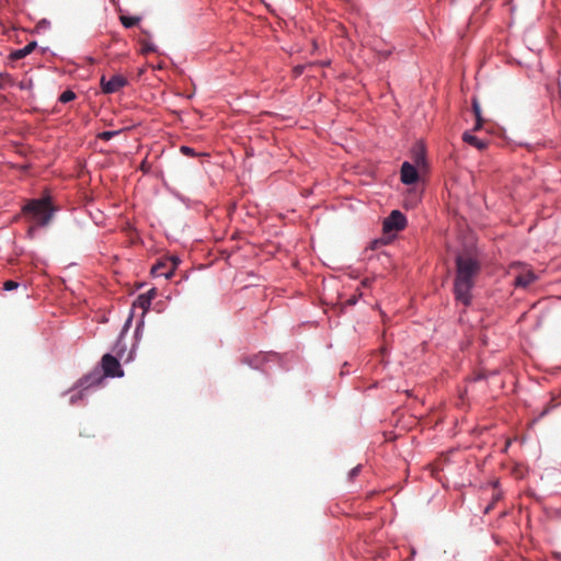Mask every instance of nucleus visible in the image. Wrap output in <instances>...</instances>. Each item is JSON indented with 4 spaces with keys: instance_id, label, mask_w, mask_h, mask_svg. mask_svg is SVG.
<instances>
[{
    "instance_id": "19",
    "label": "nucleus",
    "mask_w": 561,
    "mask_h": 561,
    "mask_svg": "<svg viewBox=\"0 0 561 561\" xmlns=\"http://www.w3.org/2000/svg\"><path fill=\"white\" fill-rule=\"evenodd\" d=\"M11 79L8 75H1L0 73V88L3 89L4 88V84L5 82H10Z\"/></svg>"
},
{
    "instance_id": "6",
    "label": "nucleus",
    "mask_w": 561,
    "mask_h": 561,
    "mask_svg": "<svg viewBox=\"0 0 561 561\" xmlns=\"http://www.w3.org/2000/svg\"><path fill=\"white\" fill-rule=\"evenodd\" d=\"M101 364L104 375L107 377H122L124 374L118 359L111 354H105Z\"/></svg>"
},
{
    "instance_id": "2",
    "label": "nucleus",
    "mask_w": 561,
    "mask_h": 561,
    "mask_svg": "<svg viewBox=\"0 0 561 561\" xmlns=\"http://www.w3.org/2000/svg\"><path fill=\"white\" fill-rule=\"evenodd\" d=\"M24 215L30 216L38 226H46L50 222L56 208L50 197L31 199L23 208Z\"/></svg>"
},
{
    "instance_id": "24",
    "label": "nucleus",
    "mask_w": 561,
    "mask_h": 561,
    "mask_svg": "<svg viewBox=\"0 0 561 561\" xmlns=\"http://www.w3.org/2000/svg\"><path fill=\"white\" fill-rule=\"evenodd\" d=\"M131 321V316L128 318L127 322H126V325H128Z\"/></svg>"
},
{
    "instance_id": "21",
    "label": "nucleus",
    "mask_w": 561,
    "mask_h": 561,
    "mask_svg": "<svg viewBox=\"0 0 561 561\" xmlns=\"http://www.w3.org/2000/svg\"><path fill=\"white\" fill-rule=\"evenodd\" d=\"M35 230H36V227H35V226H31V227L28 228V230H27V234H28L30 237H33V234H34Z\"/></svg>"
},
{
    "instance_id": "22",
    "label": "nucleus",
    "mask_w": 561,
    "mask_h": 561,
    "mask_svg": "<svg viewBox=\"0 0 561 561\" xmlns=\"http://www.w3.org/2000/svg\"><path fill=\"white\" fill-rule=\"evenodd\" d=\"M382 55H383V57H388L390 55V51L389 50L385 51V53H382Z\"/></svg>"
},
{
    "instance_id": "23",
    "label": "nucleus",
    "mask_w": 561,
    "mask_h": 561,
    "mask_svg": "<svg viewBox=\"0 0 561 561\" xmlns=\"http://www.w3.org/2000/svg\"><path fill=\"white\" fill-rule=\"evenodd\" d=\"M348 304H350V305H354V304H355V299H350V300H348Z\"/></svg>"
},
{
    "instance_id": "4",
    "label": "nucleus",
    "mask_w": 561,
    "mask_h": 561,
    "mask_svg": "<svg viewBox=\"0 0 561 561\" xmlns=\"http://www.w3.org/2000/svg\"><path fill=\"white\" fill-rule=\"evenodd\" d=\"M102 91L106 94L115 93L124 88L128 81L123 75H114L110 79L105 76L101 77Z\"/></svg>"
},
{
    "instance_id": "3",
    "label": "nucleus",
    "mask_w": 561,
    "mask_h": 561,
    "mask_svg": "<svg viewBox=\"0 0 561 561\" xmlns=\"http://www.w3.org/2000/svg\"><path fill=\"white\" fill-rule=\"evenodd\" d=\"M179 263L180 260L178 257H164L151 267V274L154 277L163 276L165 278H170Z\"/></svg>"
},
{
    "instance_id": "18",
    "label": "nucleus",
    "mask_w": 561,
    "mask_h": 561,
    "mask_svg": "<svg viewBox=\"0 0 561 561\" xmlns=\"http://www.w3.org/2000/svg\"><path fill=\"white\" fill-rule=\"evenodd\" d=\"M181 152L186 154V156H192V157L196 156L194 149L191 148V147H186V146H182L181 147Z\"/></svg>"
},
{
    "instance_id": "16",
    "label": "nucleus",
    "mask_w": 561,
    "mask_h": 561,
    "mask_svg": "<svg viewBox=\"0 0 561 561\" xmlns=\"http://www.w3.org/2000/svg\"><path fill=\"white\" fill-rule=\"evenodd\" d=\"M118 134H119V131H118V130H111V131H110V130H106V131H102V133H100V134L98 135V137H99L100 139H102V140L107 141V140L112 139L114 136H116V135H118Z\"/></svg>"
},
{
    "instance_id": "9",
    "label": "nucleus",
    "mask_w": 561,
    "mask_h": 561,
    "mask_svg": "<svg viewBox=\"0 0 561 561\" xmlns=\"http://www.w3.org/2000/svg\"><path fill=\"white\" fill-rule=\"evenodd\" d=\"M157 296L156 288H151L146 294H141L137 298V305L145 311L149 309L151 300Z\"/></svg>"
},
{
    "instance_id": "10",
    "label": "nucleus",
    "mask_w": 561,
    "mask_h": 561,
    "mask_svg": "<svg viewBox=\"0 0 561 561\" xmlns=\"http://www.w3.org/2000/svg\"><path fill=\"white\" fill-rule=\"evenodd\" d=\"M36 46H37L36 42H31L23 48L13 50L10 54V59L11 60L22 59V58L26 57L28 54H31L36 48Z\"/></svg>"
},
{
    "instance_id": "14",
    "label": "nucleus",
    "mask_w": 561,
    "mask_h": 561,
    "mask_svg": "<svg viewBox=\"0 0 561 561\" xmlns=\"http://www.w3.org/2000/svg\"><path fill=\"white\" fill-rule=\"evenodd\" d=\"M76 99V94L75 92H72L71 90H66L65 92H62L59 96V102L61 103H68L72 100Z\"/></svg>"
},
{
    "instance_id": "15",
    "label": "nucleus",
    "mask_w": 561,
    "mask_h": 561,
    "mask_svg": "<svg viewBox=\"0 0 561 561\" xmlns=\"http://www.w3.org/2000/svg\"><path fill=\"white\" fill-rule=\"evenodd\" d=\"M157 50L156 46L147 41H141V53L147 55L150 53H154Z\"/></svg>"
},
{
    "instance_id": "17",
    "label": "nucleus",
    "mask_w": 561,
    "mask_h": 561,
    "mask_svg": "<svg viewBox=\"0 0 561 561\" xmlns=\"http://www.w3.org/2000/svg\"><path fill=\"white\" fill-rule=\"evenodd\" d=\"M19 287V283L15 280H7L3 283V289L4 290H13Z\"/></svg>"
},
{
    "instance_id": "5",
    "label": "nucleus",
    "mask_w": 561,
    "mask_h": 561,
    "mask_svg": "<svg viewBox=\"0 0 561 561\" xmlns=\"http://www.w3.org/2000/svg\"><path fill=\"white\" fill-rule=\"evenodd\" d=\"M407 219L400 210H392L383 220L382 228L385 232L400 231L404 229Z\"/></svg>"
},
{
    "instance_id": "20",
    "label": "nucleus",
    "mask_w": 561,
    "mask_h": 561,
    "mask_svg": "<svg viewBox=\"0 0 561 561\" xmlns=\"http://www.w3.org/2000/svg\"><path fill=\"white\" fill-rule=\"evenodd\" d=\"M360 471V466H356L354 467L351 471H350V479H354L358 472Z\"/></svg>"
},
{
    "instance_id": "12",
    "label": "nucleus",
    "mask_w": 561,
    "mask_h": 561,
    "mask_svg": "<svg viewBox=\"0 0 561 561\" xmlns=\"http://www.w3.org/2000/svg\"><path fill=\"white\" fill-rule=\"evenodd\" d=\"M119 20L125 27L130 28L139 23L140 18L121 15Z\"/></svg>"
},
{
    "instance_id": "8",
    "label": "nucleus",
    "mask_w": 561,
    "mask_h": 561,
    "mask_svg": "<svg viewBox=\"0 0 561 561\" xmlns=\"http://www.w3.org/2000/svg\"><path fill=\"white\" fill-rule=\"evenodd\" d=\"M536 279V275L530 270L523 268L522 272L518 273V275L515 276L514 284L517 287L526 288L531 283H534Z\"/></svg>"
},
{
    "instance_id": "13",
    "label": "nucleus",
    "mask_w": 561,
    "mask_h": 561,
    "mask_svg": "<svg viewBox=\"0 0 561 561\" xmlns=\"http://www.w3.org/2000/svg\"><path fill=\"white\" fill-rule=\"evenodd\" d=\"M473 112H474L476 119H477L474 129L478 130L482 126V117H481L480 106H479L478 102H476V101L473 102Z\"/></svg>"
},
{
    "instance_id": "11",
    "label": "nucleus",
    "mask_w": 561,
    "mask_h": 561,
    "mask_svg": "<svg viewBox=\"0 0 561 561\" xmlns=\"http://www.w3.org/2000/svg\"><path fill=\"white\" fill-rule=\"evenodd\" d=\"M462 139L467 142V144H470L472 146H474L476 148L478 149H483L485 148V142L481 139H479L478 137L469 134V133H465L463 136H462Z\"/></svg>"
},
{
    "instance_id": "1",
    "label": "nucleus",
    "mask_w": 561,
    "mask_h": 561,
    "mask_svg": "<svg viewBox=\"0 0 561 561\" xmlns=\"http://www.w3.org/2000/svg\"><path fill=\"white\" fill-rule=\"evenodd\" d=\"M481 270V262L476 253L465 251L456 257V278L454 293L458 301L465 306L471 302V289Z\"/></svg>"
},
{
    "instance_id": "25",
    "label": "nucleus",
    "mask_w": 561,
    "mask_h": 561,
    "mask_svg": "<svg viewBox=\"0 0 561 561\" xmlns=\"http://www.w3.org/2000/svg\"><path fill=\"white\" fill-rule=\"evenodd\" d=\"M70 402H71V403H73V402H75V396H72V397H71Z\"/></svg>"
},
{
    "instance_id": "7",
    "label": "nucleus",
    "mask_w": 561,
    "mask_h": 561,
    "mask_svg": "<svg viewBox=\"0 0 561 561\" xmlns=\"http://www.w3.org/2000/svg\"><path fill=\"white\" fill-rule=\"evenodd\" d=\"M419 180V172L414 165L404 162L401 167V181L404 184H413Z\"/></svg>"
}]
</instances>
